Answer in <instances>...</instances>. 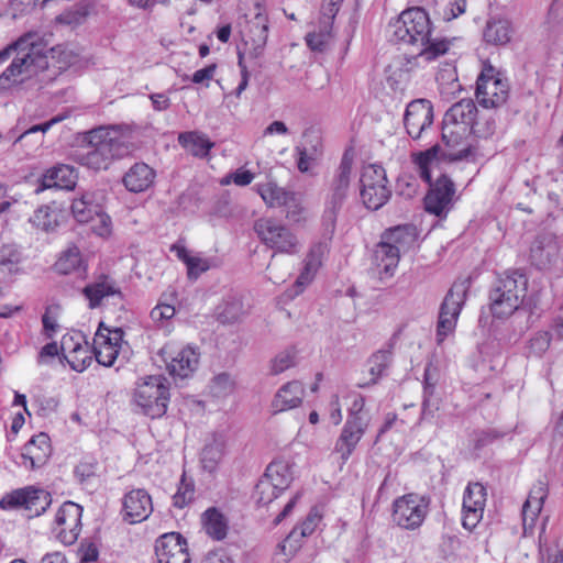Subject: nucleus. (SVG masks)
<instances>
[{
	"mask_svg": "<svg viewBox=\"0 0 563 563\" xmlns=\"http://www.w3.org/2000/svg\"><path fill=\"white\" fill-rule=\"evenodd\" d=\"M394 35L397 41L417 47V56L427 62L437 59L449 51L446 38L432 37V24L422 8L402 11L395 23Z\"/></svg>",
	"mask_w": 563,
	"mask_h": 563,
	"instance_id": "nucleus-1",
	"label": "nucleus"
},
{
	"mask_svg": "<svg viewBox=\"0 0 563 563\" xmlns=\"http://www.w3.org/2000/svg\"><path fill=\"white\" fill-rule=\"evenodd\" d=\"M472 133L474 131L465 124L461 125L443 119L442 144H434L430 148L413 155V163L421 179L430 181V168L438 164L439 159L455 162L472 155V144L468 142Z\"/></svg>",
	"mask_w": 563,
	"mask_h": 563,
	"instance_id": "nucleus-2",
	"label": "nucleus"
},
{
	"mask_svg": "<svg viewBox=\"0 0 563 563\" xmlns=\"http://www.w3.org/2000/svg\"><path fill=\"white\" fill-rule=\"evenodd\" d=\"M129 153V146L114 128L100 126L87 134V144L73 154L74 159L92 170L108 169L114 159Z\"/></svg>",
	"mask_w": 563,
	"mask_h": 563,
	"instance_id": "nucleus-3",
	"label": "nucleus"
},
{
	"mask_svg": "<svg viewBox=\"0 0 563 563\" xmlns=\"http://www.w3.org/2000/svg\"><path fill=\"white\" fill-rule=\"evenodd\" d=\"M11 46L18 51L9 67L0 76V89H9L12 85L22 82L40 71L47 69L48 60L45 45L36 33H26Z\"/></svg>",
	"mask_w": 563,
	"mask_h": 563,
	"instance_id": "nucleus-4",
	"label": "nucleus"
},
{
	"mask_svg": "<svg viewBox=\"0 0 563 563\" xmlns=\"http://www.w3.org/2000/svg\"><path fill=\"white\" fill-rule=\"evenodd\" d=\"M528 279L519 269L507 271L496 279L490 292V310L497 318L511 316L522 302Z\"/></svg>",
	"mask_w": 563,
	"mask_h": 563,
	"instance_id": "nucleus-5",
	"label": "nucleus"
},
{
	"mask_svg": "<svg viewBox=\"0 0 563 563\" xmlns=\"http://www.w3.org/2000/svg\"><path fill=\"white\" fill-rule=\"evenodd\" d=\"M353 157L345 152L329 180L322 214L323 224L334 230L339 212L346 201L352 180Z\"/></svg>",
	"mask_w": 563,
	"mask_h": 563,
	"instance_id": "nucleus-6",
	"label": "nucleus"
},
{
	"mask_svg": "<svg viewBox=\"0 0 563 563\" xmlns=\"http://www.w3.org/2000/svg\"><path fill=\"white\" fill-rule=\"evenodd\" d=\"M254 232L274 254L297 255L302 250V242L297 233L280 220L260 218L254 222Z\"/></svg>",
	"mask_w": 563,
	"mask_h": 563,
	"instance_id": "nucleus-7",
	"label": "nucleus"
},
{
	"mask_svg": "<svg viewBox=\"0 0 563 563\" xmlns=\"http://www.w3.org/2000/svg\"><path fill=\"white\" fill-rule=\"evenodd\" d=\"M134 400L145 416L161 418L169 401L167 379L161 375L144 378L134 391Z\"/></svg>",
	"mask_w": 563,
	"mask_h": 563,
	"instance_id": "nucleus-8",
	"label": "nucleus"
},
{
	"mask_svg": "<svg viewBox=\"0 0 563 563\" xmlns=\"http://www.w3.org/2000/svg\"><path fill=\"white\" fill-rule=\"evenodd\" d=\"M51 504L52 496L47 490L26 486L5 494L0 500V508L21 510L24 517L31 519L44 514Z\"/></svg>",
	"mask_w": 563,
	"mask_h": 563,
	"instance_id": "nucleus-9",
	"label": "nucleus"
},
{
	"mask_svg": "<svg viewBox=\"0 0 563 563\" xmlns=\"http://www.w3.org/2000/svg\"><path fill=\"white\" fill-rule=\"evenodd\" d=\"M475 96L482 107L498 108L507 101L509 87L495 67L485 64L476 80Z\"/></svg>",
	"mask_w": 563,
	"mask_h": 563,
	"instance_id": "nucleus-10",
	"label": "nucleus"
},
{
	"mask_svg": "<svg viewBox=\"0 0 563 563\" xmlns=\"http://www.w3.org/2000/svg\"><path fill=\"white\" fill-rule=\"evenodd\" d=\"M393 508V521L400 528L415 530L423 523L429 501L418 494H407L397 498Z\"/></svg>",
	"mask_w": 563,
	"mask_h": 563,
	"instance_id": "nucleus-11",
	"label": "nucleus"
},
{
	"mask_svg": "<svg viewBox=\"0 0 563 563\" xmlns=\"http://www.w3.org/2000/svg\"><path fill=\"white\" fill-rule=\"evenodd\" d=\"M466 291L467 286L465 282L454 283L448 291L439 313L437 328L438 343H441L448 334L453 332L465 300Z\"/></svg>",
	"mask_w": 563,
	"mask_h": 563,
	"instance_id": "nucleus-12",
	"label": "nucleus"
},
{
	"mask_svg": "<svg viewBox=\"0 0 563 563\" xmlns=\"http://www.w3.org/2000/svg\"><path fill=\"white\" fill-rule=\"evenodd\" d=\"M82 507L73 501H65L57 510L53 523L55 538L64 545L74 544L81 531Z\"/></svg>",
	"mask_w": 563,
	"mask_h": 563,
	"instance_id": "nucleus-13",
	"label": "nucleus"
},
{
	"mask_svg": "<svg viewBox=\"0 0 563 563\" xmlns=\"http://www.w3.org/2000/svg\"><path fill=\"white\" fill-rule=\"evenodd\" d=\"M429 190L423 199L424 210L439 218H446L453 207V197L455 195V185L452 179L442 174L434 183L430 176Z\"/></svg>",
	"mask_w": 563,
	"mask_h": 563,
	"instance_id": "nucleus-14",
	"label": "nucleus"
},
{
	"mask_svg": "<svg viewBox=\"0 0 563 563\" xmlns=\"http://www.w3.org/2000/svg\"><path fill=\"white\" fill-rule=\"evenodd\" d=\"M169 346L161 350V355L170 376L177 379L190 377L198 368L200 354L192 346H184L176 352L169 351Z\"/></svg>",
	"mask_w": 563,
	"mask_h": 563,
	"instance_id": "nucleus-15",
	"label": "nucleus"
},
{
	"mask_svg": "<svg viewBox=\"0 0 563 563\" xmlns=\"http://www.w3.org/2000/svg\"><path fill=\"white\" fill-rule=\"evenodd\" d=\"M433 123V106L428 99H416L407 104L404 125L412 140L421 137L422 132Z\"/></svg>",
	"mask_w": 563,
	"mask_h": 563,
	"instance_id": "nucleus-16",
	"label": "nucleus"
},
{
	"mask_svg": "<svg viewBox=\"0 0 563 563\" xmlns=\"http://www.w3.org/2000/svg\"><path fill=\"white\" fill-rule=\"evenodd\" d=\"M158 563H190L187 540L178 532L161 536L155 542Z\"/></svg>",
	"mask_w": 563,
	"mask_h": 563,
	"instance_id": "nucleus-17",
	"label": "nucleus"
},
{
	"mask_svg": "<svg viewBox=\"0 0 563 563\" xmlns=\"http://www.w3.org/2000/svg\"><path fill=\"white\" fill-rule=\"evenodd\" d=\"M486 503V488L481 483H470L463 497L462 525L467 530H473L483 517Z\"/></svg>",
	"mask_w": 563,
	"mask_h": 563,
	"instance_id": "nucleus-18",
	"label": "nucleus"
},
{
	"mask_svg": "<svg viewBox=\"0 0 563 563\" xmlns=\"http://www.w3.org/2000/svg\"><path fill=\"white\" fill-rule=\"evenodd\" d=\"M153 503L150 494L143 488L126 493L122 500V518L130 525L139 523L150 517Z\"/></svg>",
	"mask_w": 563,
	"mask_h": 563,
	"instance_id": "nucleus-19",
	"label": "nucleus"
},
{
	"mask_svg": "<svg viewBox=\"0 0 563 563\" xmlns=\"http://www.w3.org/2000/svg\"><path fill=\"white\" fill-rule=\"evenodd\" d=\"M477 108L472 99H462L454 103L444 114L445 120L455 122L457 124H465L474 131V134L479 137H487L495 132V122H487V129L482 131L478 123L475 121Z\"/></svg>",
	"mask_w": 563,
	"mask_h": 563,
	"instance_id": "nucleus-20",
	"label": "nucleus"
},
{
	"mask_svg": "<svg viewBox=\"0 0 563 563\" xmlns=\"http://www.w3.org/2000/svg\"><path fill=\"white\" fill-rule=\"evenodd\" d=\"M367 426V421H358L354 418L346 419L341 434L334 445V451L340 454L342 463H345L349 460L356 445L363 438Z\"/></svg>",
	"mask_w": 563,
	"mask_h": 563,
	"instance_id": "nucleus-21",
	"label": "nucleus"
},
{
	"mask_svg": "<svg viewBox=\"0 0 563 563\" xmlns=\"http://www.w3.org/2000/svg\"><path fill=\"white\" fill-rule=\"evenodd\" d=\"M104 196L101 192L86 191L79 198L73 200L71 212L80 223H89L103 212L102 202Z\"/></svg>",
	"mask_w": 563,
	"mask_h": 563,
	"instance_id": "nucleus-22",
	"label": "nucleus"
},
{
	"mask_svg": "<svg viewBox=\"0 0 563 563\" xmlns=\"http://www.w3.org/2000/svg\"><path fill=\"white\" fill-rule=\"evenodd\" d=\"M52 453L49 437L41 432L33 435L23 446L21 454L24 463L30 462V468H40L43 466Z\"/></svg>",
	"mask_w": 563,
	"mask_h": 563,
	"instance_id": "nucleus-23",
	"label": "nucleus"
},
{
	"mask_svg": "<svg viewBox=\"0 0 563 563\" xmlns=\"http://www.w3.org/2000/svg\"><path fill=\"white\" fill-rule=\"evenodd\" d=\"M156 173L145 163L132 165L122 178V183L130 192L146 191L154 184Z\"/></svg>",
	"mask_w": 563,
	"mask_h": 563,
	"instance_id": "nucleus-24",
	"label": "nucleus"
},
{
	"mask_svg": "<svg viewBox=\"0 0 563 563\" xmlns=\"http://www.w3.org/2000/svg\"><path fill=\"white\" fill-rule=\"evenodd\" d=\"M395 342L396 336L394 335L383 349L376 351L369 356L367 363L369 366L368 372L372 378L368 383L357 384L360 388H365L376 384L378 379L385 374L393 361Z\"/></svg>",
	"mask_w": 563,
	"mask_h": 563,
	"instance_id": "nucleus-25",
	"label": "nucleus"
},
{
	"mask_svg": "<svg viewBox=\"0 0 563 563\" xmlns=\"http://www.w3.org/2000/svg\"><path fill=\"white\" fill-rule=\"evenodd\" d=\"M305 396V388L298 380L283 385L272 401L274 413L286 411L298 407Z\"/></svg>",
	"mask_w": 563,
	"mask_h": 563,
	"instance_id": "nucleus-26",
	"label": "nucleus"
},
{
	"mask_svg": "<svg viewBox=\"0 0 563 563\" xmlns=\"http://www.w3.org/2000/svg\"><path fill=\"white\" fill-rule=\"evenodd\" d=\"M400 253L397 251L395 245L388 244L387 241L380 240L374 251L373 261L376 265L380 278L383 274L385 276H391L398 266Z\"/></svg>",
	"mask_w": 563,
	"mask_h": 563,
	"instance_id": "nucleus-27",
	"label": "nucleus"
},
{
	"mask_svg": "<svg viewBox=\"0 0 563 563\" xmlns=\"http://www.w3.org/2000/svg\"><path fill=\"white\" fill-rule=\"evenodd\" d=\"M321 256H322V245L321 244L312 245L303 261V268L300 272V274L297 277L296 283L294 285L295 295H299L300 292H302L305 287L312 282L316 273L318 272V269L321 265Z\"/></svg>",
	"mask_w": 563,
	"mask_h": 563,
	"instance_id": "nucleus-28",
	"label": "nucleus"
},
{
	"mask_svg": "<svg viewBox=\"0 0 563 563\" xmlns=\"http://www.w3.org/2000/svg\"><path fill=\"white\" fill-rule=\"evenodd\" d=\"M321 256H322V245L321 244L312 245L303 261V268L300 272V274L297 277L296 283L294 285L295 295H299L300 292H302L305 287L312 282L316 273L318 272V269L321 265Z\"/></svg>",
	"mask_w": 563,
	"mask_h": 563,
	"instance_id": "nucleus-29",
	"label": "nucleus"
},
{
	"mask_svg": "<svg viewBox=\"0 0 563 563\" xmlns=\"http://www.w3.org/2000/svg\"><path fill=\"white\" fill-rule=\"evenodd\" d=\"M77 173L70 165L60 164L47 170L43 186L46 188L73 189L76 185Z\"/></svg>",
	"mask_w": 563,
	"mask_h": 563,
	"instance_id": "nucleus-30",
	"label": "nucleus"
},
{
	"mask_svg": "<svg viewBox=\"0 0 563 563\" xmlns=\"http://www.w3.org/2000/svg\"><path fill=\"white\" fill-rule=\"evenodd\" d=\"M512 33L514 30L510 21L507 19L492 18L486 23L483 36L487 44L499 46L509 43Z\"/></svg>",
	"mask_w": 563,
	"mask_h": 563,
	"instance_id": "nucleus-31",
	"label": "nucleus"
},
{
	"mask_svg": "<svg viewBox=\"0 0 563 563\" xmlns=\"http://www.w3.org/2000/svg\"><path fill=\"white\" fill-rule=\"evenodd\" d=\"M269 482L275 483V487H278L283 492L286 490L292 479V467L289 462L285 460L272 461L263 474Z\"/></svg>",
	"mask_w": 563,
	"mask_h": 563,
	"instance_id": "nucleus-32",
	"label": "nucleus"
},
{
	"mask_svg": "<svg viewBox=\"0 0 563 563\" xmlns=\"http://www.w3.org/2000/svg\"><path fill=\"white\" fill-rule=\"evenodd\" d=\"M179 144L189 151L194 156L205 157L213 146L209 137L202 133L183 132L178 135Z\"/></svg>",
	"mask_w": 563,
	"mask_h": 563,
	"instance_id": "nucleus-33",
	"label": "nucleus"
},
{
	"mask_svg": "<svg viewBox=\"0 0 563 563\" xmlns=\"http://www.w3.org/2000/svg\"><path fill=\"white\" fill-rule=\"evenodd\" d=\"M224 454V440L220 435H214L207 443L200 454V463L202 468L209 473H213Z\"/></svg>",
	"mask_w": 563,
	"mask_h": 563,
	"instance_id": "nucleus-34",
	"label": "nucleus"
},
{
	"mask_svg": "<svg viewBox=\"0 0 563 563\" xmlns=\"http://www.w3.org/2000/svg\"><path fill=\"white\" fill-rule=\"evenodd\" d=\"M382 239L395 245L399 253L406 252L416 240V229L411 225H398L385 231Z\"/></svg>",
	"mask_w": 563,
	"mask_h": 563,
	"instance_id": "nucleus-35",
	"label": "nucleus"
},
{
	"mask_svg": "<svg viewBox=\"0 0 563 563\" xmlns=\"http://www.w3.org/2000/svg\"><path fill=\"white\" fill-rule=\"evenodd\" d=\"M103 322H100L99 328L95 335V345H93V354L96 357V361L106 367L113 366L118 355L119 350L118 346L112 345L109 342H106V340H102L103 338Z\"/></svg>",
	"mask_w": 563,
	"mask_h": 563,
	"instance_id": "nucleus-36",
	"label": "nucleus"
},
{
	"mask_svg": "<svg viewBox=\"0 0 563 563\" xmlns=\"http://www.w3.org/2000/svg\"><path fill=\"white\" fill-rule=\"evenodd\" d=\"M257 191L264 202L271 208L284 207L294 191L279 187L274 181L257 185Z\"/></svg>",
	"mask_w": 563,
	"mask_h": 563,
	"instance_id": "nucleus-37",
	"label": "nucleus"
},
{
	"mask_svg": "<svg viewBox=\"0 0 563 563\" xmlns=\"http://www.w3.org/2000/svg\"><path fill=\"white\" fill-rule=\"evenodd\" d=\"M202 522L208 536L214 540H222L228 532L224 516L214 507L207 509L202 515Z\"/></svg>",
	"mask_w": 563,
	"mask_h": 563,
	"instance_id": "nucleus-38",
	"label": "nucleus"
},
{
	"mask_svg": "<svg viewBox=\"0 0 563 563\" xmlns=\"http://www.w3.org/2000/svg\"><path fill=\"white\" fill-rule=\"evenodd\" d=\"M361 198L364 206L369 210H378L390 198L391 190L386 185L365 186L361 187Z\"/></svg>",
	"mask_w": 563,
	"mask_h": 563,
	"instance_id": "nucleus-39",
	"label": "nucleus"
},
{
	"mask_svg": "<svg viewBox=\"0 0 563 563\" xmlns=\"http://www.w3.org/2000/svg\"><path fill=\"white\" fill-rule=\"evenodd\" d=\"M244 314L243 302L240 298L229 296L218 307L217 317L221 323L238 322Z\"/></svg>",
	"mask_w": 563,
	"mask_h": 563,
	"instance_id": "nucleus-40",
	"label": "nucleus"
},
{
	"mask_svg": "<svg viewBox=\"0 0 563 563\" xmlns=\"http://www.w3.org/2000/svg\"><path fill=\"white\" fill-rule=\"evenodd\" d=\"M434 384L429 382L428 371L424 372L423 399L421 405V413L419 421H427L434 418L440 409V401L434 398Z\"/></svg>",
	"mask_w": 563,
	"mask_h": 563,
	"instance_id": "nucleus-41",
	"label": "nucleus"
},
{
	"mask_svg": "<svg viewBox=\"0 0 563 563\" xmlns=\"http://www.w3.org/2000/svg\"><path fill=\"white\" fill-rule=\"evenodd\" d=\"M321 517L314 512L310 511L306 519L299 525L296 526L287 536L284 543L280 545L282 550L285 551L286 544L288 543L290 547H292L291 542L298 543L300 539L308 537L313 533L316 530Z\"/></svg>",
	"mask_w": 563,
	"mask_h": 563,
	"instance_id": "nucleus-42",
	"label": "nucleus"
},
{
	"mask_svg": "<svg viewBox=\"0 0 563 563\" xmlns=\"http://www.w3.org/2000/svg\"><path fill=\"white\" fill-rule=\"evenodd\" d=\"M81 254L76 245H71L65 250L54 265L56 272L63 275L78 271L81 268Z\"/></svg>",
	"mask_w": 563,
	"mask_h": 563,
	"instance_id": "nucleus-43",
	"label": "nucleus"
},
{
	"mask_svg": "<svg viewBox=\"0 0 563 563\" xmlns=\"http://www.w3.org/2000/svg\"><path fill=\"white\" fill-rule=\"evenodd\" d=\"M82 294L89 301V308L93 309L100 305L104 297L120 294V291L113 285L103 280L87 285L82 289Z\"/></svg>",
	"mask_w": 563,
	"mask_h": 563,
	"instance_id": "nucleus-44",
	"label": "nucleus"
},
{
	"mask_svg": "<svg viewBox=\"0 0 563 563\" xmlns=\"http://www.w3.org/2000/svg\"><path fill=\"white\" fill-rule=\"evenodd\" d=\"M331 29L329 21H320L319 31L309 32L306 35L307 46L313 52H324L332 37Z\"/></svg>",
	"mask_w": 563,
	"mask_h": 563,
	"instance_id": "nucleus-45",
	"label": "nucleus"
},
{
	"mask_svg": "<svg viewBox=\"0 0 563 563\" xmlns=\"http://www.w3.org/2000/svg\"><path fill=\"white\" fill-rule=\"evenodd\" d=\"M22 261V253L15 244H4L0 247V271L3 273H16Z\"/></svg>",
	"mask_w": 563,
	"mask_h": 563,
	"instance_id": "nucleus-46",
	"label": "nucleus"
},
{
	"mask_svg": "<svg viewBox=\"0 0 563 563\" xmlns=\"http://www.w3.org/2000/svg\"><path fill=\"white\" fill-rule=\"evenodd\" d=\"M283 490L275 487V483L269 482L266 477L262 476L254 492V498L258 505L266 506L276 499Z\"/></svg>",
	"mask_w": 563,
	"mask_h": 563,
	"instance_id": "nucleus-47",
	"label": "nucleus"
},
{
	"mask_svg": "<svg viewBox=\"0 0 563 563\" xmlns=\"http://www.w3.org/2000/svg\"><path fill=\"white\" fill-rule=\"evenodd\" d=\"M544 494L540 496L529 495L526 503L522 506V521L525 530L527 528H533L534 522L542 509Z\"/></svg>",
	"mask_w": 563,
	"mask_h": 563,
	"instance_id": "nucleus-48",
	"label": "nucleus"
},
{
	"mask_svg": "<svg viewBox=\"0 0 563 563\" xmlns=\"http://www.w3.org/2000/svg\"><path fill=\"white\" fill-rule=\"evenodd\" d=\"M195 485L192 479H188L186 473H183L178 489L173 496V505L177 508H184L194 500Z\"/></svg>",
	"mask_w": 563,
	"mask_h": 563,
	"instance_id": "nucleus-49",
	"label": "nucleus"
},
{
	"mask_svg": "<svg viewBox=\"0 0 563 563\" xmlns=\"http://www.w3.org/2000/svg\"><path fill=\"white\" fill-rule=\"evenodd\" d=\"M361 187L369 186L374 187L376 185H386L388 184L386 172L383 166L377 164H372L365 166L363 168L361 178H360Z\"/></svg>",
	"mask_w": 563,
	"mask_h": 563,
	"instance_id": "nucleus-50",
	"label": "nucleus"
},
{
	"mask_svg": "<svg viewBox=\"0 0 563 563\" xmlns=\"http://www.w3.org/2000/svg\"><path fill=\"white\" fill-rule=\"evenodd\" d=\"M32 223L43 231H53L57 227V214L47 206L40 207L31 218Z\"/></svg>",
	"mask_w": 563,
	"mask_h": 563,
	"instance_id": "nucleus-51",
	"label": "nucleus"
},
{
	"mask_svg": "<svg viewBox=\"0 0 563 563\" xmlns=\"http://www.w3.org/2000/svg\"><path fill=\"white\" fill-rule=\"evenodd\" d=\"M296 350L286 349L278 353L271 362V374L278 375L296 364Z\"/></svg>",
	"mask_w": 563,
	"mask_h": 563,
	"instance_id": "nucleus-52",
	"label": "nucleus"
},
{
	"mask_svg": "<svg viewBox=\"0 0 563 563\" xmlns=\"http://www.w3.org/2000/svg\"><path fill=\"white\" fill-rule=\"evenodd\" d=\"M286 218L295 223L305 219V208L299 194L292 192L287 202L284 205Z\"/></svg>",
	"mask_w": 563,
	"mask_h": 563,
	"instance_id": "nucleus-53",
	"label": "nucleus"
},
{
	"mask_svg": "<svg viewBox=\"0 0 563 563\" xmlns=\"http://www.w3.org/2000/svg\"><path fill=\"white\" fill-rule=\"evenodd\" d=\"M71 367V369L76 372H84L91 363V355L88 347V344L77 352L71 353L63 357Z\"/></svg>",
	"mask_w": 563,
	"mask_h": 563,
	"instance_id": "nucleus-54",
	"label": "nucleus"
},
{
	"mask_svg": "<svg viewBox=\"0 0 563 563\" xmlns=\"http://www.w3.org/2000/svg\"><path fill=\"white\" fill-rule=\"evenodd\" d=\"M87 345L85 336L80 332L73 334H65L60 340V355L62 357L77 352V350Z\"/></svg>",
	"mask_w": 563,
	"mask_h": 563,
	"instance_id": "nucleus-55",
	"label": "nucleus"
},
{
	"mask_svg": "<svg viewBox=\"0 0 563 563\" xmlns=\"http://www.w3.org/2000/svg\"><path fill=\"white\" fill-rule=\"evenodd\" d=\"M234 382L228 373L214 376L210 384V390L216 397H223L232 393Z\"/></svg>",
	"mask_w": 563,
	"mask_h": 563,
	"instance_id": "nucleus-56",
	"label": "nucleus"
},
{
	"mask_svg": "<svg viewBox=\"0 0 563 563\" xmlns=\"http://www.w3.org/2000/svg\"><path fill=\"white\" fill-rule=\"evenodd\" d=\"M97 468L98 463L93 459H85L76 465L74 474L78 482L84 485L96 476Z\"/></svg>",
	"mask_w": 563,
	"mask_h": 563,
	"instance_id": "nucleus-57",
	"label": "nucleus"
},
{
	"mask_svg": "<svg viewBox=\"0 0 563 563\" xmlns=\"http://www.w3.org/2000/svg\"><path fill=\"white\" fill-rule=\"evenodd\" d=\"M184 263L187 265L189 278L196 279L210 268L208 260L197 256L186 255Z\"/></svg>",
	"mask_w": 563,
	"mask_h": 563,
	"instance_id": "nucleus-58",
	"label": "nucleus"
},
{
	"mask_svg": "<svg viewBox=\"0 0 563 563\" xmlns=\"http://www.w3.org/2000/svg\"><path fill=\"white\" fill-rule=\"evenodd\" d=\"M77 554L81 563H92L98 560L99 550L95 542L89 539H84L80 542Z\"/></svg>",
	"mask_w": 563,
	"mask_h": 563,
	"instance_id": "nucleus-59",
	"label": "nucleus"
},
{
	"mask_svg": "<svg viewBox=\"0 0 563 563\" xmlns=\"http://www.w3.org/2000/svg\"><path fill=\"white\" fill-rule=\"evenodd\" d=\"M500 437L501 434L493 429L475 431L472 437L474 450H482Z\"/></svg>",
	"mask_w": 563,
	"mask_h": 563,
	"instance_id": "nucleus-60",
	"label": "nucleus"
},
{
	"mask_svg": "<svg viewBox=\"0 0 563 563\" xmlns=\"http://www.w3.org/2000/svg\"><path fill=\"white\" fill-rule=\"evenodd\" d=\"M258 37H250V41H245L246 48V55H249L250 58L256 59L263 55L266 42L265 41V34L263 31L260 32Z\"/></svg>",
	"mask_w": 563,
	"mask_h": 563,
	"instance_id": "nucleus-61",
	"label": "nucleus"
},
{
	"mask_svg": "<svg viewBox=\"0 0 563 563\" xmlns=\"http://www.w3.org/2000/svg\"><path fill=\"white\" fill-rule=\"evenodd\" d=\"M342 2L343 0H323L321 21H329L330 26H332L333 20L339 12Z\"/></svg>",
	"mask_w": 563,
	"mask_h": 563,
	"instance_id": "nucleus-62",
	"label": "nucleus"
},
{
	"mask_svg": "<svg viewBox=\"0 0 563 563\" xmlns=\"http://www.w3.org/2000/svg\"><path fill=\"white\" fill-rule=\"evenodd\" d=\"M263 31V33L265 34V41H267V37H268V23H267V18L261 13H257L254 19L251 21V26H250V33H251V36L250 37H258L260 36V32Z\"/></svg>",
	"mask_w": 563,
	"mask_h": 563,
	"instance_id": "nucleus-63",
	"label": "nucleus"
},
{
	"mask_svg": "<svg viewBox=\"0 0 563 563\" xmlns=\"http://www.w3.org/2000/svg\"><path fill=\"white\" fill-rule=\"evenodd\" d=\"M93 222H98V224H93L91 228L99 236H107L111 232V219L103 211L95 218Z\"/></svg>",
	"mask_w": 563,
	"mask_h": 563,
	"instance_id": "nucleus-64",
	"label": "nucleus"
}]
</instances>
